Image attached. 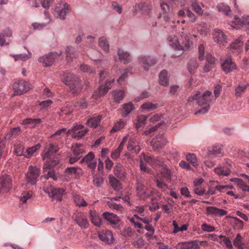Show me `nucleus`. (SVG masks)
Returning <instances> with one entry per match:
<instances>
[{
	"label": "nucleus",
	"mask_w": 249,
	"mask_h": 249,
	"mask_svg": "<svg viewBox=\"0 0 249 249\" xmlns=\"http://www.w3.org/2000/svg\"><path fill=\"white\" fill-rule=\"evenodd\" d=\"M212 97V92L209 90L205 91L202 95L200 91L191 96L188 99V102H193L194 100L197 101V104L199 106H205L201 109L196 112L195 114L196 115L199 113L203 114L206 113L210 109L209 103Z\"/></svg>",
	"instance_id": "obj_1"
},
{
	"label": "nucleus",
	"mask_w": 249,
	"mask_h": 249,
	"mask_svg": "<svg viewBox=\"0 0 249 249\" xmlns=\"http://www.w3.org/2000/svg\"><path fill=\"white\" fill-rule=\"evenodd\" d=\"M63 82L69 87L70 91L73 93L79 92L82 89L81 80L75 74H67L63 80Z\"/></svg>",
	"instance_id": "obj_2"
},
{
	"label": "nucleus",
	"mask_w": 249,
	"mask_h": 249,
	"mask_svg": "<svg viewBox=\"0 0 249 249\" xmlns=\"http://www.w3.org/2000/svg\"><path fill=\"white\" fill-rule=\"evenodd\" d=\"M40 175V170L39 168L32 165L29 166L26 174L27 182L32 185L36 184Z\"/></svg>",
	"instance_id": "obj_3"
},
{
	"label": "nucleus",
	"mask_w": 249,
	"mask_h": 249,
	"mask_svg": "<svg viewBox=\"0 0 249 249\" xmlns=\"http://www.w3.org/2000/svg\"><path fill=\"white\" fill-rule=\"evenodd\" d=\"M43 190L50 197L57 201H61L62 200V195L65 191L63 189L54 188L51 185L49 186H45Z\"/></svg>",
	"instance_id": "obj_4"
},
{
	"label": "nucleus",
	"mask_w": 249,
	"mask_h": 249,
	"mask_svg": "<svg viewBox=\"0 0 249 249\" xmlns=\"http://www.w3.org/2000/svg\"><path fill=\"white\" fill-rule=\"evenodd\" d=\"M12 187V180L7 174L0 176V194L8 192Z\"/></svg>",
	"instance_id": "obj_5"
},
{
	"label": "nucleus",
	"mask_w": 249,
	"mask_h": 249,
	"mask_svg": "<svg viewBox=\"0 0 249 249\" xmlns=\"http://www.w3.org/2000/svg\"><path fill=\"white\" fill-rule=\"evenodd\" d=\"M138 63L143 68L145 71H148L149 68L157 62V60L156 58L148 56V55H141L138 58Z\"/></svg>",
	"instance_id": "obj_6"
},
{
	"label": "nucleus",
	"mask_w": 249,
	"mask_h": 249,
	"mask_svg": "<svg viewBox=\"0 0 249 249\" xmlns=\"http://www.w3.org/2000/svg\"><path fill=\"white\" fill-rule=\"evenodd\" d=\"M13 88L16 95H21L30 89V84L28 82L20 80L14 83Z\"/></svg>",
	"instance_id": "obj_7"
},
{
	"label": "nucleus",
	"mask_w": 249,
	"mask_h": 249,
	"mask_svg": "<svg viewBox=\"0 0 249 249\" xmlns=\"http://www.w3.org/2000/svg\"><path fill=\"white\" fill-rule=\"evenodd\" d=\"M103 217L111 225L113 229L118 231L121 229V226L119 224L120 219L116 214L105 212L103 214Z\"/></svg>",
	"instance_id": "obj_8"
},
{
	"label": "nucleus",
	"mask_w": 249,
	"mask_h": 249,
	"mask_svg": "<svg viewBox=\"0 0 249 249\" xmlns=\"http://www.w3.org/2000/svg\"><path fill=\"white\" fill-rule=\"evenodd\" d=\"M137 194L141 199H145L152 195V191L145 186L143 182L138 181L137 184Z\"/></svg>",
	"instance_id": "obj_9"
},
{
	"label": "nucleus",
	"mask_w": 249,
	"mask_h": 249,
	"mask_svg": "<svg viewBox=\"0 0 249 249\" xmlns=\"http://www.w3.org/2000/svg\"><path fill=\"white\" fill-rule=\"evenodd\" d=\"M62 52L60 51L58 53L51 52L43 56L40 57L38 61L42 63L44 66L48 67L53 63L57 55H60Z\"/></svg>",
	"instance_id": "obj_10"
},
{
	"label": "nucleus",
	"mask_w": 249,
	"mask_h": 249,
	"mask_svg": "<svg viewBox=\"0 0 249 249\" xmlns=\"http://www.w3.org/2000/svg\"><path fill=\"white\" fill-rule=\"evenodd\" d=\"M70 6L66 3H58L55 7V11L57 14V17L61 19L66 18V16L70 11Z\"/></svg>",
	"instance_id": "obj_11"
},
{
	"label": "nucleus",
	"mask_w": 249,
	"mask_h": 249,
	"mask_svg": "<svg viewBox=\"0 0 249 249\" xmlns=\"http://www.w3.org/2000/svg\"><path fill=\"white\" fill-rule=\"evenodd\" d=\"M74 220L81 229H86L89 226L88 219L83 213L79 212L76 213Z\"/></svg>",
	"instance_id": "obj_12"
},
{
	"label": "nucleus",
	"mask_w": 249,
	"mask_h": 249,
	"mask_svg": "<svg viewBox=\"0 0 249 249\" xmlns=\"http://www.w3.org/2000/svg\"><path fill=\"white\" fill-rule=\"evenodd\" d=\"M84 152V150L82 145L79 144H76L75 147L73 149V156L70 158V163L73 164L76 162L82 157Z\"/></svg>",
	"instance_id": "obj_13"
},
{
	"label": "nucleus",
	"mask_w": 249,
	"mask_h": 249,
	"mask_svg": "<svg viewBox=\"0 0 249 249\" xmlns=\"http://www.w3.org/2000/svg\"><path fill=\"white\" fill-rule=\"evenodd\" d=\"M142 156L144 160L151 166H162L163 164L162 160L153 156H146L144 153L142 154Z\"/></svg>",
	"instance_id": "obj_14"
},
{
	"label": "nucleus",
	"mask_w": 249,
	"mask_h": 249,
	"mask_svg": "<svg viewBox=\"0 0 249 249\" xmlns=\"http://www.w3.org/2000/svg\"><path fill=\"white\" fill-rule=\"evenodd\" d=\"M167 142L166 139L162 135H157L153 139L151 143L153 147L156 149L164 146Z\"/></svg>",
	"instance_id": "obj_15"
},
{
	"label": "nucleus",
	"mask_w": 249,
	"mask_h": 249,
	"mask_svg": "<svg viewBox=\"0 0 249 249\" xmlns=\"http://www.w3.org/2000/svg\"><path fill=\"white\" fill-rule=\"evenodd\" d=\"M45 149L47 152L42 156L43 160H45L47 158L51 157L54 154H56L59 150L58 145L56 143L48 144L46 145Z\"/></svg>",
	"instance_id": "obj_16"
},
{
	"label": "nucleus",
	"mask_w": 249,
	"mask_h": 249,
	"mask_svg": "<svg viewBox=\"0 0 249 249\" xmlns=\"http://www.w3.org/2000/svg\"><path fill=\"white\" fill-rule=\"evenodd\" d=\"M223 71L228 73L236 69V66L234 62H232L230 56L227 57L224 62L221 65Z\"/></svg>",
	"instance_id": "obj_17"
},
{
	"label": "nucleus",
	"mask_w": 249,
	"mask_h": 249,
	"mask_svg": "<svg viewBox=\"0 0 249 249\" xmlns=\"http://www.w3.org/2000/svg\"><path fill=\"white\" fill-rule=\"evenodd\" d=\"M117 53L120 61L124 64H127L131 61V57L128 52H125L121 49H119Z\"/></svg>",
	"instance_id": "obj_18"
},
{
	"label": "nucleus",
	"mask_w": 249,
	"mask_h": 249,
	"mask_svg": "<svg viewBox=\"0 0 249 249\" xmlns=\"http://www.w3.org/2000/svg\"><path fill=\"white\" fill-rule=\"evenodd\" d=\"M89 217L91 222L96 227H100L102 224V219L99 214L95 211L90 210Z\"/></svg>",
	"instance_id": "obj_19"
},
{
	"label": "nucleus",
	"mask_w": 249,
	"mask_h": 249,
	"mask_svg": "<svg viewBox=\"0 0 249 249\" xmlns=\"http://www.w3.org/2000/svg\"><path fill=\"white\" fill-rule=\"evenodd\" d=\"M41 123V120L39 118H27L22 121V124L24 125L25 127L32 128L36 127L38 124H40Z\"/></svg>",
	"instance_id": "obj_20"
},
{
	"label": "nucleus",
	"mask_w": 249,
	"mask_h": 249,
	"mask_svg": "<svg viewBox=\"0 0 249 249\" xmlns=\"http://www.w3.org/2000/svg\"><path fill=\"white\" fill-rule=\"evenodd\" d=\"M127 148L129 151L135 154H138L141 149L136 140L132 138H129Z\"/></svg>",
	"instance_id": "obj_21"
},
{
	"label": "nucleus",
	"mask_w": 249,
	"mask_h": 249,
	"mask_svg": "<svg viewBox=\"0 0 249 249\" xmlns=\"http://www.w3.org/2000/svg\"><path fill=\"white\" fill-rule=\"evenodd\" d=\"M168 40L170 46L178 50H183L184 49L178 41V38L175 35H171L168 36Z\"/></svg>",
	"instance_id": "obj_22"
},
{
	"label": "nucleus",
	"mask_w": 249,
	"mask_h": 249,
	"mask_svg": "<svg viewBox=\"0 0 249 249\" xmlns=\"http://www.w3.org/2000/svg\"><path fill=\"white\" fill-rule=\"evenodd\" d=\"M197 242L194 241L188 243H180L177 246V249H199Z\"/></svg>",
	"instance_id": "obj_23"
},
{
	"label": "nucleus",
	"mask_w": 249,
	"mask_h": 249,
	"mask_svg": "<svg viewBox=\"0 0 249 249\" xmlns=\"http://www.w3.org/2000/svg\"><path fill=\"white\" fill-rule=\"evenodd\" d=\"M113 82L114 80H107L106 81L105 85L100 86L98 91V96L100 97L105 95L107 92L108 90L111 89Z\"/></svg>",
	"instance_id": "obj_24"
},
{
	"label": "nucleus",
	"mask_w": 249,
	"mask_h": 249,
	"mask_svg": "<svg viewBox=\"0 0 249 249\" xmlns=\"http://www.w3.org/2000/svg\"><path fill=\"white\" fill-rule=\"evenodd\" d=\"M98 237L101 240L108 244L113 243L114 239L113 234L109 231L99 233Z\"/></svg>",
	"instance_id": "obj_25"
},
{
	"label": "nucleus",
	"mask_w": 249,
	"mask_h": 249,
	"mask_svg": "<svg viewBox=\"0 0 249 249\" xmlns=\"http://www.w3.org/2000/svg\"><path fill=\"white\" fill-rule=\"evenodd\" d=\"M207 213L214 216H224L227 214V212L221 209L215 207H208L207 208Z\"/></svg>",
	"instance_id": "obj_26"
},
{
	"label": "nucleus",
	"mask_w": 249,
	"mask_h": 249,
	"mask_svg": "<svg viewBox=\"0 0 249 249\" xmlns=\"http://www.w3.org/2000/svg\"><path fill=\"white\" fill-rule=\"evenodd\" d=\"M102 117L97 115L90 118L87 121L86 124L91 128H96L100 124Z\"/></svg>",
	"instance_id": "obj_27"
},
{
	"label": "nucleus",
	"mask_w": 249,
	"mask_h": 249,
	"mask_svg": "<svg viewBox=\"0 0 249 249\" xmlns=\"http://www.w3.org/2000/svg\"><path fill=\"white\" fill-rule=\"evenodd\" d=\"M53 0H33L32 2V5L35 7H39L40 3H41L42 6L45 9H49L51 4L53 2Z\"/></svg>",
	"instance_id": "obj_28"
},
{
	"label": "nucleus",
	"mask_w": 249,
	"mask_h": 249,
	"mask_svg": "<svg viewBox=\"0 0 249 249\" xmlns=\"http://www.w3.org/2000/svg\"><path fill=\"white\" fill-rule=\"evenodd\" d=\"M114 173L117 178H120L124 177L126 174L124 168L119 163H116L114 166Z\"/></svg>",
	"instance_id": "obj_29"
},
{
	"label": "nucleus",
	"mask_w": 249,
	"mask_h": 249,
	"mask_svg": "<svg viewBox=\"0 0 249 249\" xmlns=\"http://www.w3.org/2000/svg\"><path fill=\"white\" fill-rule=\"evenodd\" d=\"M214 37L215 41L218 43L224 44L226 42V37L224 33L219 29H215Z\"/></svg>",
	"instance_id": "obj_30"
},
{
	"label": "nucleus",
	"mask_w": 249,
	"mask_h": 249,
	"mask_svg": "<svg viewBox=\"0 0 249 249\" xmlns=\"http://www.w3.org/2000/svg\"><path fill=\"white\" fill-rule=\"evenodd\" d=\"M159 105L157 103H153L150 102H147L141 106V108L143 111H150L158 108Z\"/></svg>",
	"instance_id": "obj_31"
},
{
	"label": "nucleus",
	"mask_w": 249,
	"mask_h": 249,
	"mask_svg": "<svg viewBox=\"0 0 249 249\" xmlns=\"http://www.w3.org/2000/svg\"><path fill=\"white\" fill-rule=\"evenodd\" d=\"M198 67V64L196 59H191L188 63L187 70L191 74L195 73Z\"/></svg>",
	"instance_id": "obj_32"
},
{
	"label": "nucleus",
	"mask_w": 249,
	"mask_h": 249,
	"mask_svg": "<svg viewBox=\"0 0 249 249\" xmlns=\"http://www.w3.org/2000/svg\"><path fill=\"white\" fill-rule=\"evenodd\" d=\"M123 108L124 111L122 112V116L123 117H125L135 109V107L132 103L129 102L124 104Z\"/></svg>",
	"instance_id": "obj_33"
},
{
	"label": "nucleus",
	"mask_w": 249,
	"mask_h": 249,
	"mask_svg": "<svg viewBox=\"0 0 249 249\" xmlns=\"http://www.w3.org/2000/svg\"><path fill=\"white\" fill-rule=\"evenodd\" d=\"M231 181L234 182L239 188L244 192H249V186L247 185L245 182L241 178H235L231 179Z\"/></svg>",
	"instance_id": "obj_34"
},
{
	"label": "nucleus",
	"mask_w": 249,
	"mask_h": 249,
	"mask_svg": "<svg viewBox=\"0 0 249 249\" xmlns=\"http://www.w3.org/2000/svg\"><path fill=\"white\" fill-rule=\"evenodd\" d=\"M159 83L164 86L169 85L167 71L166 70H162L159 75Z\"/></svg>",
	"instance_id": "obj_35"
},
{
	"label": "nucleus",
	"mask_w": 249,
	"mask_h": 249,
	"mask_svg": "<svg viewBox=\"0 0 249 249\" xmlns=\"http://www.w3.org/2000/svg\"><path fill=\"white\" fill-rule=\"evenodd\" d=\"M43 173L44 174L41 177L42 178H44L46 179H48L49 178H51L54 180H56L57 179V175L55 174L54 171L52 168V167H50L47 170V171L45 173L44 172Z\"/></svg>",
	"instance_id": "obj_36"
},
{
	"label": "nucleus",
	"mask_w": 249,
	"mask_h": 249,
	"mask_svg": "<svg viewBox=\"0 0 249 249\" xmlns=\"http://www.w3.org/2000/svg\"><path fill=\"white\" fill-rule=\"evenodd\" d=\"M49 158V160L46 161L43 167V170L44 173H45L47 171V170L50 167H53L59 163L58 158H56L55 159L52 160L51 159V157Z\"/></svg>",
	"instance_id": "obj_37"
},
{
	"label": "nucleus",
	"mask_w": 249,
	"mask_h": 249,
	"mask_svg": "<svg viewBox=\"0 0 249 249\" xmlns=\"http://www.w3.org/2000/svg\"><path fill=\"white\" fill-rule=\"evenodd\" d=\"M115 102L120 103L124 97L125 93L123 90H116L112 91Z\"/></svg>",
	"instance_id": "obj_38"
},
{
	"label": "nucleus",
	"mask_w": 249,
	"mask_h": 249,
	"mask_svg": "<svg viewBox=\"0 0 249 249\" xmlns=\"http://www.w3.org/2000/svg\"><path fill=\"white\" fill-rule=\"evenodd\" d=\"M232 25L231 26L233 28H238V26L240 25H248L249 26V21L242 20L239 18L237 16H235L234 18V19L232 21Z\"/></svg>",
	"instance_id": "obj_39"
},
{
	"label": "nucleus",
	"mask_w": 249,
	"mask_h": 249,
	"mask_svg": "<svg viewBox=\"0 0 249 249\" xmlns=\"http://www.w3.org/2000/svg\"><path fill=\"white\" fill-rule=\"evenodd\" d=\"M12 36V33L9 29L6 30L3 33H0V46L8 45V43H6L5 38L9 37Z\"/></svg>",
	"instance_id": "obj_40"
},
{
	"label": "nucleus",
	"mask_w": 249,
	"mask_h": 249,
	"mask_svg": "<svg viewBox=\"0 0 249 249\" xmlns=\"http://www.w3.org/2000/svg\"><path fill=\"white\" fill-rule=\"evenodd\" d=\"M109 180L110 185L115 190L119 191L121 189V183L118 179L112 176H110Z\"/></svg>",
	"instance_id": "obj_41"
},
{
	"label": "nucleus",
	"mask_w": 249,
	"mask_h": 249,
	"mask_svg": "<svg viewBox=\"0 0 249 249\" xmlns=\"http://www.w3.org/2000/svg\"><path fill=\"white\" fill-rule=\"evenodd\" d=\"M65 52L67 57L71 58H76L78 55L77 51L74 47L71 46H68Z\"/></svg>",
	"instance_id": "obj_42"
},
{
	"label": "nucleus",
	"mask_w": 249,
	"mask_h": 249,
	"mask_svg": "<svg viewBox=\"0 0 249 249\" xmlns=\"http://www.w3.org/2000/svg\"><path fill=\"white\" fill-rule=\"evenodd\" d=\"M126 124V122L124 120H120L119 122L116 123L112 128L110 130L111 133H113L124 128Z\"/></svg>",
	"instance_id": "obj_43"
},
{
	"label": "nucleus",
	"mask_w": 249,
	"mask_h": 249,
	"mask_svg": "<svg viewBox=\"0 0 249 249\" xmlns=\"http://www.w3.org/2000/svg\"><path fill=\"white\" fill-rule=\"evenodd\" d=\"M147 119V117L144 115H141L137 117V123L136 124V128L137 130L145 124Z\"/></svg>",
	"instance_id": "obj_44"
},
{
	"label": "nucleus",
	"mask_w": 249,
	"mask_h": 249,
	"mask_svg": "<svg viewBox=\"0 0 249 249\" xmlns=\"http://www.w3.org/2000/svg\"><path fill=\"white\" fill-rule=\"evenodd\" d=\"M221 149L219 145H214L208 149V154L210 156H216L221 153Z\"/></svg>",
	"instance_id": "obj_45"
},
{
	"label": "nucleus",
	"mask_w": 249,
	"mask_h": 249,
	"mask_svg": "<svg viewBox=\"0 0 249 249\" xmlns=\"http://www.w3.org/2000/svg\"><path fill=\"white\" fill-rule=\"evenodd\" d=\"M40 148V145L39 144H37L36 145H34L32 147H31L28 148L26 151V155H25V157L26 158H29L32 156H33L34 154L36 153V152L39 150Z\"/></svg>",
	"instance_id": "obj_46"
},
{
	"label": "nucleus",
	"mask_w": 249,
	"mask_h": 249,
	"mask_svg": "<svg viewBox=\"0 0 249 249\" xmlns=\"http://www.w3.org/2000/svg\"><path fill=\"white\" fill-rule=\"evenodd\" d=\"M234 246L239 249H243V237L240 233L237 234L236 238L233 241Z\"/></svg>",
	"instance_id": "obj_47"
},
{
	"label": "nucleus",
	"mask_w": 249,
	"mask_h": 249,
	"mask_svg": "<svg viewBox=\"0 0 249 249\" xmlns=\"http://www.w3.org/2000/svg\"><path fill=\"white\" fill-rule=\"evenodd\" d=\"M81 169L78 167H68L65 170V174L67 175H72L73 174L76 176H79Z\"/></svg>",
	"instance_id": "obj_48"
},
{
	"label": "nucleus",
	"mask_w": 249,
	"mask_h": 249,
	"mask_svg": "<svg viewBox=\"0 0 249 249\" xmlns=\"http://www.w3.org/2000/svg\"><path fill=\"white\" fill-rule=\"evenodd\" d=\"M99 45L102 49L106 53L109 51V45L107 39L104 37H102L99 38Z\"/></svg>",
	"instance_id": "obj_49"
},
{
	"label": "nucleus",
	"mask_w": 249,
	"mask_h": 249,
	"mask_svg": "<svg viewBox=\"0 0 249 249\" xmlns=\"http://www.w3.org/2000/svg\"><path fill=\"white\" fill-rule=\"evenodd\" d=\"M186 158L187 160L190 162L195 167H197L198 166L197 158L194 154L189 153L186 155Z\"/></svg>",
	"instance_id": "obj_50"
},
{
	"label": "nucleus",
	"mask_w": 249,
	"mask_h": 249,
	"mask_svg": "<svg viewBox=\"0 0 249 249\" xmlns=\"http://www.w3.org/2000/svg\"><path fill=\"white\" fill-rule=\"evenodd\" d=\"M217 8L219 11L224 13L226 15H229L231 12L230 7L223 3L218 4Z\"/></svg>",
	"instance_id": "obj_51"
},
{
	"label": "nucleus",
	"mask_w": 249,
	"mask_h": 249,
	"mask_svg": "<svg viewBox=\"0 0 249 249\" xmlns=\"http://www.w3.org/2000/svg\"><path fill=\"white\" fill-rule=\"evenodd\" d=\"M73 200L76 205L79 207L86 206L87 205V203L83 197L79 195H75L73 196Z\"/></svg>",
	"instance_id": "obj_52"
},
{
	"label": "nucleus",
	"mask_w": 249,
	"mask_h": 249,
	"mask_svg": "<svg viewBox=\"0 0 249 249\" xmlns=\"http://www.w3.org/2000/svg\"><path fill=\"white\" fill-rule=\"evenodd\" d=\"M182 42L185 50H188L193 48V43L190 40V36L185 37V38H183Z\"/></svg>",
	"instance_id": "obj_53"
},
{
	"label": "nucleus",
	"mask_w": 249,
	"mask_h": 249,
	"mask_svg": "<svg viewBox=\"0 0 249 249\" xmlns=\"http://www.w3.org/2000/svg\"><path fill=\"white\" fill-rule=\"evenodd\" d=\"M88 132L87 129L83 130L81 129L79 131L72 133V137L74 139H81Z\"/></svg>",
	"instance_id": "obj_54"
},
{
	"label": "nucleus",
	"mask_w": 249,
	"mask_h": 249,
	"mask_svg": "<svg viewBox=\"0 0 249 249\" xmlns=\"http://www.w3.org/2000/svg\"><path fill=\"white\" fill-rule=\"evenodd\" d=\"M107 205L109 206V207L112 209L116 210L117 211H119L121 213L124 211V209L120 204H116L113 201H108L107 202Z\"/></svg>",
	"instance_id": "obj_55"
},
{
	"label": "nucleus",
	"mask_w": 249,
	"mask_h": 249,
	"mask_svg": "<svg viewBox=\"0 0 249 249\" xmlns=\"http://www.w3.org/2000/svg\"><path fill=\"white\" fill-rule=\"evenodd\" d=\"M94 155L92 152H89L81 161L82 163H86V164L93 161Z\"/></svg>",
	"instance_id": "obj_56"
},
{
	"label": "nucleus",
	"mask_w": 249,
	"mask_h": 249,
	"mask_svg": "<svg viewBox=\"0 0 249 249\" xmlns=\"http://www.w3.org/2000/svg\"><path fill=\"white\" fill-rule=\"evenodd\" d=\"M32 191H28L23 194V196L20 198V200L23 203H26L27 201L32 197Z\"/></svg>",
	"instance_id": "obj_57"
},
{
	"label": "nucleus",
	"mask_w": 249,
	"mask_h": 249,
	"mask_svg": "<svg viewBox=\"0 0 249 249\" xmlns=\"http://www.w3.org/2000/svg\"><path fill=\"white\" fill-rule=\"evenodd\" d=\"M161 173L166 180H171L172 172L169 169L164 167L162 169Z\"/></svg>",
	"instance_id": "obj_58"
},
{
	"label": "nucleus",
	"mask_w": 249,
	"mask_h": 249,
	"mask_svg": "<svg viewBox=\"0 0 249 249\" xmlns=\"http://www.w3.org/2000/svg\"><path fill=\"white\" fill-rule=\"evenodd\" d=\"M31 55V53H29V55L26 54H19L15 55L13 56V57H14L15 60H21L23 61H25L30 58Z\"/></svg>",
	"instance_id": "obj_59"
},
{
	"label": "nucleus",
	"mask_w": 249,
	"mask_h": 249,
	"mask_svg": "<svg viewBox=\"0 0 249 249\" xmlns=\"http://www.w3.org/2000/svg\"><path fill=\"white\" fill-rule=\"evenodd\" d=\"M53 101L52 100L48 99L43 101L39 103L40 106V109L41 110H45L52 104Z\"/></svg>",
	"instance_id": "obj_60"
},
{
	"label": "nucleus",
	"mask_w": 249,
	"mask_h": 249,
	"mask_svg": "<svg viewBox=\"0 0 249 249\" xmlns=\"http://www.w3.org/2000/svg\"><path fill=\"white\" fill-rule=\"evenodd\" d=\"M232 219H234V227L236 229H242L244 227V223L242 220L237 218V217H233Z\"/></svg>",
	"instance_id": "obj_61"
},
{
	"label": "nucleus",
	"mask_w": 249,
	"mask_h": 249,
	"mask_svg": "<svg viewBox=\"0 0 249 249\" xmlns=\"http://www.w3.org/2000/svg\"><path fill=\"white\" fill-rule=\"evenodd\" d=\"M80 69L83 72H87L88 73H93L95 71V70L93 69L92 67L85 64L81 65L80 66Z\"/></svg>",
	"instance_id": "obj_62"
},
{
	"label": "nucleus",
	"mask_w": 249,
	"mask_h": 249,
	"mask_svg": "<svg viewBox=\"0 0 249 249\" xmlns=\"http://www.w3.org/2000/svg\"><path fill=\"white\" fill-rule=\"evenodd\" d=\"M164 123V122L162 121L159 123L155 126H150L147 130L144 131V134L146 135H149L150 133L156 131L158 127L162 125Z\"/></svg>",
	"instance_id": "obj_63"
},
{
	"label": "nucleus",
	"mask_w": 249,
	"mask_h": 249,
	"mask_svg": "<svg viewBox=\"0 0 249 249\" xmlns=\"http://www.w3.org/2000/svg\"><path fill=\"white\" fill-rule=\"evenodd\" d=\"M205 53V48L203 44H200L198 46V59L202 61L204 59Z\"/></svg>",
	"instance_id": "obj_64"
}]
</instances>
